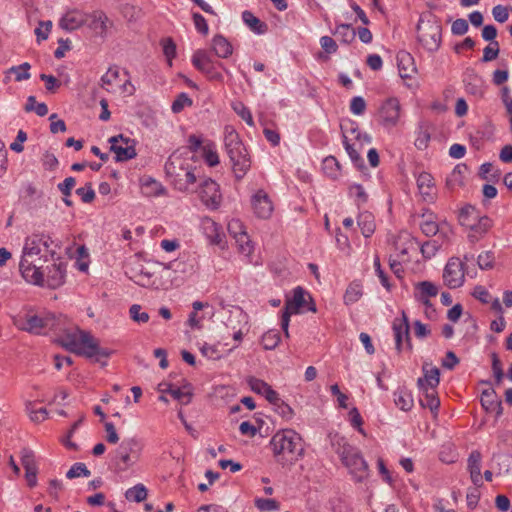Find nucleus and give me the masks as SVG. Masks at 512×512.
<instances>
[{
    "label": "nucleus",
    "mask_w": 512,
    "mask_h": 512,
    "mask_svg": "<svg viewBox=\"0 0 512 512\" xmlns=\"http://www.w3.org/2000/svg\"><path fill=\"white\" fill-rule=\"evenodd\" d=\"M53 243L47 234H32L25 239L22 257L19 263V270L22 277L29 283L43 285L44 272L42 263L47 261V255H55L51 249Z\"/></svg>",
    "instance_id": "1"
},
{
    "label": "nucleus",
    "mask_w": 512,
    "mask_h": 512,
    "mask_svg": "<svg viewBox=\"0 0 512 512\" xmlns=\"http://www.w3.org/2000/svg\"><path fill=\"white\" fill-rule=\"evenodd\" d=\"M58 341L67 350L87 358L95 357L96 361L110 356V351L99 347L89 333L77 328L65 331Z\"/></svg>",
    "instance_id": "2"
},
{
    "label": "nucleus",
    "mask_w": 512,
    "mask_h": 512,
    "mask_svg": "<svg viewBox=\"0 0 512 512\" xmlns=\"http://www.w3.org/2000/svg\"><path fill=\"white\" fill-rule=\"evenodd\" d=\"M273 455L278 463L297 461L304 455L303 440L293 429L277 431L270 440Z\"/></svg>",
    "instance_id": "3"
},
{
    "label": "nucleus",
    "mask_w": 512,
    "mask_h": 512,
    "mask_svg": "<svg viewBox=\"0 0 512 512\" xmlns=\"http://www.w3.org/2000/svg\"><path fill=\"white\" fill-rule=\"evenodd\" d=\"M331 445L355 481L362 482L368 477V464L358 448L337 434L331 437Z\"/></svg>",
    "instance_id": "4"
},
{
    "label": "nucleus",
    "mask_w": 512,
    "mask_h": 512,
    "mask_svg": "<svg viewBox=\"0 0 512 512\" xmlns=\"http://www.w3.org/2000/svg\"><path fill=\"white\" fill-rule=\"evenodd\" d=\"M224 145L232 163L235 177L240 180L246 175L251 166L246 148L240 141L238 133L234 130H226Z\"/></svg>",
    "instance_id": "5"
},
{
    "label": "nucleus",
    "mask_w": 512,
    "mask_h": 512,
    "mask_svg": "<svg viewBox=\"0 0 512 512\" xmlns=\"http://www.w3.org/2000/svg\"><path fill=\"white\" fill-rule=\"evenodd\" d=\"M224 145L232 163L235 177L240 180L246 175L251 166L246 148L240 141L238 133L234 130H226Z\"/></svg>",
    "instance_id": "6"
},
{
    "label": "nucleus",
    "mask_w": 512,
    "mask_h": 512,
    "mask_svg": "<svg viewBox=\"0 0 512 512\" xmlns=\"http://www.w3.org/2000/svg\"><path fill=\"white\" fill-rule=\"evenodd\" d=\"M417 39L429 52L439 49L442 41V26L437 17L431 13L420 16L417 24Z\"/></svg>",
    "instance_id": "7"
},
{
    "label": "nucleus",
    "mask_w": 512,
    "mask_h": 512,
    "mask_svg": "<svg viewBox=\"0 0 512 512\" xmlns=\"http://www.w3.org/2000/svg\"><path fill=\"white\" fill-rule=\"evenodd\" d=\"M165 171L172 178L175 187L182 192L197 181L195 168L179 155H171L165 164Z\"/></svg>",
    "instance_id": "8"
},
{
    "label": "nucleus",
    "mask_w": 512,
    "mask_h": 512,
    "mask_svg": "<svg viewBox=\"0 0 512 512\" xmlns=\"http://www.w3.org/2000/svg\"><path fill=\"white\" fill-rule=\"evenodd\" d=\"M306 296L310 298L305 290L298 286L293 290L292 297L286 299L284 310L281 315V328L284 331L286 337H289L288 328L290 317L292 314H297L305 308L307 304Z\"/></svg>",
    "instance_id": "9"
},
{
    "label": "nucleus",
    "mask_w": 512,
    "mask_h": 512,
    "mask_svg": "<svg viewBox=\"0 0 512 512\" xmlns=\"http://www.w3.org/2000/svg\"><path fill=\"white\" fill-rule=\"evenodd\" d=\"M142 445L136 438H128L122 441L115 450V463L119 470H126L134 464L133 458L137 459L140 455Z\"/></svg>",
    "instance_id": "10"
},
{
    "label": "nucleus",
    "mask_w": 512,
    "mask_h": 512,
    "mask_svg": "<svg viewBox=\"0 0 512 512\" xmlns=\"http://www.w3.org/2000/svg\"><path fill=\"white\" fill-rule=\"evenodd\" d=\"M380 123L386 128L395 127L401 117V104L398 98L390 97L384 100L378 110Z\"/></svg>",
    "instance_id": "11"
},
{
    "label": "nucleus",
    "mask_w": 512,
    "mask_h": 512,
    "mask_svg": "<svg viewBox=\"0 0 512 512\" xmlns=\"http://www.w3.org/2000/svg\"><path fill=\"white\" fill-rule=\"evenodd\" d=\"M59 319L53 313L31 315L26 319L23 329L33 334H42L47 330L57 331Z\"/></svg>",
    "instance_id": "12"
},
{
    "label": "nucleus",
    "mask_w": 512,
    "mask_h": 512,
    "mask_svg": "<svg viewBox=\"0 0 512 512\" xmlns=\"http://www.w3.org/2000/svg\"><path fill=\"white\" fill-rule=\"evenodd\" d=\"M110 150L115 153L117 162H124L136 157L134 140L124 137L122 134L109 138Z\"/></svg>",
    "instance_id": "13"
},
{
    "label": "nucleus",
    "mask_w": 512,
    "mask_h": 512,
    "mask_svg": "<svg viewBox=\"0 0 512 512\" xmlns=\"http://www.w3.org/2000/svg\"><path fill=\"white\" fill-rule=\"evenodd\" d=\"M464 264L459 258H450L443 271L444 283L450 288L455 289L463 285L464 275Z\"/></svg>",
    "instance_id": "14"
},
{
    "label": "nucleus",
    "mask_w": 512,
    "mask_h": 512,
    "mask_svg": "<svg viewBox=\"0 0 512 512\" xmlns=\"http://www.w3.org/2000/svg\"><path fill=\"white\" fill-rule=\"evenodd\" d=\"M198 195L206 207L217 209L220 206L222 197L219 185L211 178H207L201 183Z\"/></svg>",
    "instance_id": "15"
},
{
    "label": "nucleus",
    "mask_w": 512,
    "mask_h": 512,
    "mask_svg": "<svg viewBox=\"0 0 512 512\" xmlns=\"http://www.w3.org/2000/svg\"><path fill=\"white\" fill-rule=\"evenodd\" d=\"M193 65L209 79L222 81V74L216 69L215 63L205 50H197L192 56Z\"/></svg>",
    "instance_id": "16"
},
{
    "label": "nucleus",
    "mask_w": 512,
    "mask_h": 512,
    "mask_svg": "<svg viewBox=\"0 0 512 512\" xmlns=\"http://www.w3.org/2000/svg\"><path fill=\"white\" fill-rule=\"evenodd\" d=\"M393 333H394V339H395V347L398 353H400L403 348V340H405L406 343V349L411 350L412 344H411V338L409 333V322L408 318L406 317L405 313L403 312L401 319H395L393 322Z\"/></svg>",
    "instance_id": "17"
},
{
    "label": "nucleus",
    "mask_w": 512,
    "mask_h": 512,
    "mask_svg": "<svg viewBox=\"0 0 512 512\" xmlns=\"http://www.w3.org/2000/svg\"><path fill=\"white\" fill-rule=\"evenodd\" d=\"M228 230L234 236L239 252L250 256L253 252V245L248 234L243 231L242 223L239 220H232L228 224Z\"/></svg>",
    "instance_id": "18"
},
{
    "label": "nucleus",
    "mask_w": 512,
    "mask_h": 512,
    "mask_svg": "<svg viewBox=\"0 0 512 512\" xmlns=\"http://www.w3.org/2000/svg\"><path fill=\"white\" fill-rule=\"evenodd\" d=\"M254 214L261 219H268L274 210L273 203L264 190H258L251 198Z\"/></svg>",
    "instance_id": "19"
},
{
    "label": "nucleus",
    "mask_w": 512,
    "mask_h": 512,
    "mask_svg": "<svg viewBox=\"0 0 512 512\" xmlns=\"http://www.w3.org/2000/svg\"><path fill=\"white\" fill-rule=\"evenodd\" d=\"M66 269L63 263H54L47 267L46 274L44 273V282L42 286H47L51 289H56L65 282Z\"/></svg>",
    "instance_id": "20"
},
{
    "label": "nucleus",
    "mask_w": 512,
    "mask_h": 512,
    "mask_svg": "<svg viewBox=\"0 0 512 512\" xmlns=\"http://www.w3.org/2000/svg\"><path fill=\"white\" fill-rule=\"evenodd\" d=\"M475 221H471L470 225L466 227L469 228L468 238L474 243L480 240L492 227L493 222L488 216H479L475 215Z\"/></svg>",
    "instance_id": "21"
},
{
    "label": "nucleus",
    "mask_w": 512,
    "mask_h": 512,
    "mask_svg": "<svg viewBox=\"0 0 512 512\" xmlns=\"http://www.w3.org/2000/svg\"><path fill=\"white\" fill-rule=\"evenodd\" d=\"M201 228L203 233L211 244L220 245L224 238L222 227L209 217L201 220Z\"/></svg>",
    "instance_id": "22"
},
{
    "label": "nucleus",
    "mask_w": 512,
    "mask_h": 512,
    "mask_svg": "<svg viewBox=\"0 0 512 512\" xmlns=\"http://www.w3.org/2000/svg\"><path fill=\"white\" fill-rule=\"evenodd\" d=\"M423 377L417 380L419 389L436 388L440 382V370L430 363L425 362L422 366Z\"/></svg>",
    "instance_id": "23"
},
{
    "label": "nucleus",
    "mask_w": 512,
    "mask_h": 512,
    "mask_svg": "<svg viewBox=\"0 0 512 512\" xmlns=\"http://www.w3.org/2000/svg\"><path fill=\"white\" fill-rule=\"evenodd\" d=\"M417 187L425 201H431L434 198V178L428 172H421L417 177Z\"/></svg>",
    "instance_id": "24"
},
{
    "label": "nucleus",
    "mask_w": 512,
    "mask_h": 512,
    "mask_svg": "<svg viewBox=\"0 0 512 512\" xmlns=\"http://www.w3.org/2000/svg\"><path fill=\"white\" fill-rule=\"evenodd\" d=\"M87 18L85 14L78 10L68 11L60 20V27L67 30L73 31L80 28L85 22Z\"/></svg>",
    "instance_id": "25"
},
{
    "label": "nucleus",
    "mask_w": 512,
    "mask_h": 512,
    "mask_svg": "<svg viewBox=\"0 0 512 512\" xmlns=\"http://www.w3.org/2000/svg\"><path fill=\"white\" fill-rule=\"evenodd\" d=\"M397 63L399 75L401 78H411L412 75L416 72L414 59L408 52L400 51L397 54Z\"/></svg>",
    "instance_id": "26"
},
{
    "label": "nucleus",
    "mask_w": 512,
    "mask_h": 512,
    "mask_svg": "<svg viewBox=\"0 0 512 512\" xmlns=\"http://www.w3.org/2000/svg\"><path fill=\"white\" fill-rule=\"evenodd\" d=\"M415 299L422 303V305H428V299L435 297L438 294V288L435 284L430 281H422L415 285Z\"/></svg>",
    "instance_id": "27"
},
{
    "label": "nucleus",
    "mask_w": 512,
    "mask_h": 512,
    "mask_svg": "<svg viewBox=\"0 0 512 512\" xmlns=\"http://www.w3.org/2000/svg\"><path fill=\"white\" fill-rule=\"evenodd\" d=\"M481 405L488 412L496 410L498 414L502 412L501 401L497 400L496 392L493 389H486L482 392Z\"/></svg>",
    "instance_id": "28"
},
{
    "label": "nucleus",
    "mask_w": 512,
    "mask_h": 512,
    "mask_svg": "<svg viewBox=\"0 0 512 512\" xmlns=\"http://www.w3.org/2000/svg\"><path fill=\"white\" fill-rule=\"evenodd\" d=\"M242 20L256 34H265L268 30L267 24L257 18L251 11H244L242 13Z\"/></svg>",
    "instance_id": "29"
},
{
    "label": "nucleus",
    "mask_w": 512,
    "mask_h": 512,
    "mask_svg": "<svg viewBox=\"0 0 512 512\" xmlns=\"http://www.w3.org/2000/svg\"><path fill=\"white\" fill-rule=\"evenodd\" d=\"M212 48L215 54L220 58H228L233 52L232 45L222 35H216L213 37Z\"/></svg>",
    "instance_id": "30"
},
{
    "label": "nucleus",
    "mask_w": 512,
    "mask_h": 512,
    "mask_svg": "<svg viewBox=\"0 0 512 512\" xmlns=\"http://www.w3.org/2000/svg\"><path fill=\"white\" fill-rule=\"evenodd\" d=\"M420 391H422L424 395V398L420 399V404L425 408H429L431 412H436L440 406L436 388L427 387L420 389Z\"/></svg>",
    "instance_id": "31"
},
{
    "label": "nucleus",
    "mask_w": 512,
    "mask_h": 512,
    "mask_svg": "<svg viewBox=\"0 0 512 512\" xmlns=\"http://www.w3.org/2000/svg\"><path fill=\"white\" fill-rule=\"evenodd\" d=\"M168 393L183 405H187L192 399V389L190 384L184 385L182 388L169 385Z\"/></svg>",
    "instance_id": "32"
},
{
    "label": "nucleus",
    "mask_w": 512,
    "mask_h": 512,
    "mask_svg": "<svg viewBox=\"0 0 512 512\" xmlns=\"http://www.w3.org/2000/svg\"><path fill=\"white\" fill-rule=\"evenodd\" d=\"M333 35L343 44H350L355 40L356 31L350 24L341 23L336 25Z\"/></svg>",
    "instance_id": "33"
},
{
    "label": "nucleus",
    "mask_w": 512,
    "mask_h": 512,
    "mask_svg": "<svg viewBox=\"0 0 512 512\" xmlns=\"http://www.w3.org/2000/svg\"><path fill=\"white\" fill-rule=\"evenodd\" d=\"M394 402L403 411L411 410L414 403L412 394L404 388L394 392Z\"/></svg>",
    "instance_id": "34"
},
{
    "label": "nucleus",
    "mask_w": 512,
    "mask_h": 512,
    "mask_svg": "<svg viewBox=\"0 0 512 512\" xmlns=\"http://www.w3.org/2000/svg\"><path fill=\"white\" fill-rule=\"evenodd\" d=\"M358 226L364 237H370L375 231L374 216L369 212L360 213L358 216Z\"/></svg>",
    "instance_id": "35"
},
{
    "label": "nucleus",
    "mask_w": 512,
    "mask_h": 512,
    "mask_svg": "<svg viewBox=\"0 0 512 512\" xmlns=\"http://www.w3.org/2000/svg\"><path fill=\"white\" fill-rule=\"evenodd\" d=\"M90 27L99 35L103 36L107 31V16L101 11H95L90 15Z\"/></svg>",
    "instance_id": "36"
},
{
    "label": "nucleus",
    "mask_w": 512,
    "mask_h": 512,
    "mask_svg": "<svg viewBox=\"0 0 512 512\" xmlns=\"http://www.w3.org/2000/svg\"><path fill=\"white\" fill-rule=\"evenodd\" d=\"M154 273H151L149 271L140 270L139 272L135 273L134 276L131 277V279L138 285L142 287H153L158 289L159 285L157 284L156 280L153 279Z\"/></svg>",
    "instance_id": "37"
},
{
    "label": "nucleus",
    "mask_w": 512,
    "mask_h": 512,
    "mask_svg": "<svg viewBox=\"0 0 512 512\" xmlns=\"http://www.w3.org/2000/svg\"><path fill=\"white\" fill-rule=\"evenodd\" d=\"M322 169L332 179H337L340 176V164L333 156H328L323 160Z\"/></svg>",
    "instance_id": "38"
},
{
    "label": "nucleus",
    "mask_w": 512,
    "mask_h": 512,
    "mask_svg": "<svg viewBox=\"0 0 512 512\" xmlns=\"http://www.w3.org/2000/svg\"><path fill=\"white\" fill-rule=\"evenodd\" d=\"M148 492L146 487L143 484H136L135 486L129 488L125 497L129 501L142 502L147 498Z\"/></svg>",
    "instance_id": "39"
},
{
    "label": "nucleus",
    "mask_w": 512,
    "mask_h": 512,
    "mask_svg": "<svg viewBox=\"0 0 512 512\" xmlns=\"http://www.w3.org/2000/svg\"><path fill=\"white\" fill-rule=\"evenodd\" d=\"M143 193L146 196L154 197L165 193V189L161 183L154 179H148L142 183Z\"/></svg>",
    "instance_id": "40"
},
{
    "label": "nucleus",
    "mask_w": 512,
    "mask_h": 512,
    "mask_svg": "<svg viewBox=\"0 0 512 512\" xmlns=\"http://www.w3.org/2000/svg\"><path fill=\"white\" fill-rule=\"evenodd\" d=\"M21 464L25 471L38 470L35 454L29 448H23L20 452Z\"/></svg>",
    "instance_id": "41"
},
{
    "label": "nucleus",
    "mask_w": 512,
    "mask_h": 512,
    "mask_svg": "<svg viewBox=\"0 0 512 512\" xmlns=\"http://www.w3.org/2000/svg\"><path fill=\"white\" fill-rule=\"evenodd\" d=\"M202 156L210 167H214L219 164V157L213 143L203 145Z\"/></svg>",
    "instance_id": "42"
},
{
    "label": "nucleus",
    "mask_w": 512,
    "mask_h": 512,
    "mask_svg": "<svg viewBox=\"0 0 512 512\" xmlns=\"http://www.w3.org/2000/svg\"><path fill=\"white\" fill-rule=\"evenodd\" d=\"M280 342V334L277 330L267 331L261 338V343L265 350H273Z\"/></svg>",
    "instance_id": "43"
},
{
    "label": "nucleus",
    "mask_w": 512,
    "mask_h": 512,
    "mask_svg": "<svg viewBox=\"0 0 512 512\" xmlns=\"http://www.w3.org/2000/svg\"><path fill=\"white\" fill-rule=\"evenodd\" d=\"M31 66L29 63L25 62L18 66H13L9 69V73L15 76V80L17 82L28 80L31 76L29 70Z\"/></svg>",
    "instance_id": "44"
},
{
    "label": "nucleus",
    "mask_w": 512,
    "mask_h": 512,
    "mask_svg": "<svg viewBox=\"0 0 512 512\" xmlns=\"http://www.w3.org/2000/svg\"><path fill=\"white\" fill-rule=\"evenodd\" d=\"M247 383L254 393L262 396H264L268 389L271 388V386L267 382L256 377H249L247 379Z\"/></svg>",
    "instance_id": "45"
},
{
    "label": "nucleus",
    "mask_w": 512,
    "mask_h": 512,
    "mask_svg": "<svg viewBox=\"0 0 512 512\" xmlns=\"http://www.w3.org/2000/svg\"><path fill=\"white\" fill-rule=\"evenodd\" d=\"M118 78V67H110L108 71L101 77V86L107 91H110V87L116 82Z\"/></svg>",
    "instance_id": "46"
},
{
    "label": "nucleus",
    "mask_w": 512,
    "mask_h": 512,
    "mask_svg": "<svg viewBox=\"0 0 512 512\" xmlns=\"http://www.w3.org/2000/svg\"><path fill=\"white\" fill-rule=\"evenodd\" d=\"M475 215H478L474 206L467 205L460 210L459 222L462 226L470 225V222L475 221Z\"/></svg>",
    "instance_id": "47"
},
{
    "label": "nucleus",
    "mask_w": 512,
    "mask_h": 512,
    "mask_svg": "<svg viewBox=\"0 0 512 512\" xmlns=\"http://www.w3.org/2000/svg\"><path fill=\"white\" fill-rule=\"evenodd\" d=\"M163 54L168 60L169 65H172V59L176 57V44L172 38L167 37L161 40Z\"/></svg>",
    "instance_id": "48"
},
{
    "label": "nucleus",
    "mask_w": 512,
    "mask_h": 512,
    "mask_svg": "<svg viewBox=\"0 0 512 512\" xmlns=\"http://www.w3.org/2000/svg\"><path fill=\"white\" fill-rule=\"evenodd\" d=\"M130 317L137 323H147L149 321V314L142 311V307L138 304H133L129 309Z\"/></svg>",
    "instance_id": "49"
},
{
    "label": "nucleus",
    "mask_w": 512,
    "mask_h": 512,
    "mask_svg": "<svg viewBox=\"0 0 512 512\" xmlns=\"http://www.w3.org/2000/svg\"><path fill=\"white\" fill-rule=\"evenodd\" d=\"M192 103V99L186 93H180L172 103L171 109L174 113H179Z\"/></svg>",
    "instance_id": "50"
},
{
    "label": "nucleus",
    "mask_w": 512,
    "mask_h": 512,
    "mask_svg": "<svg viewBox=\"0 0 512 512\" xmlns=\"http://www.w3.org/2000/svg\"><path fill=\"white\" fill-rule=\"evenodd\" d=\"M90 474L91 472L87 469L84 463H75L66 473V477L68 479H73L80 476L88 477Z\"/></svg>",
    "instance_id": "51"
},
{
    "label": "nucleus",
    "mask_w": 512,
    "mask_h": 512,
    "mask_svg": "<svg viewBox=\"0 0 512 512\" xmlns=\"http://www.w3.org/2000/svg\"><path fill=\"white\" fill-rule=\"evenodd\" d=\"M361 295L362 291L360 286L358 284H351L345 292L344 301L346 304L354 303L360 299Z\"/></svg>",
    "instance_id": "52"
},
{
    "label": "nucleus",
    "mask_w": 512,
    "mask_h": 512,
    "mask_svg": "<svg viewBox=\"0 0 512 512\" xmlns=\"http://www.w3.org/2000/svg\"><path fill=\"white\" fill-rule=\"evenodd\" d=\"M494 261V254L490 251L481 253L477 258L478 266L482 270L492 269L494 266Z\"/></svg>",
    "instance_id": "53"
},
{
    "label": "nucleus",
    "mask_w": 512,
    "mask_h": 512,
    "mask_svg": "<svg viewBox=\"0 0 512 512\" xmlns=\"http://www.w3.org/2000/svg\"><path fill=\"white\" fill-rule=\"evenodd\" d=\"M233 109L249 126L254 125L253 117L249 108H247L242 102L235 103L233 105Z\"/></svg>",
    "instance_id": "54"
},
{
    "label": "nucleus",
    "mask_w": 512,
    "mask_h": 512,
    "mask_svg": "<svg viewBox=\"0 0 512 512\" xmlns=\"http://www.w3.org/2000/svg\"><path fill=\"white\" fill-rule=\"evenodd\" d=\"M76 194L80 196L84 203H91L95 198V192L91 183H86L84 187L76 189Z\"/></svg>",
    "instance_id": "55"
},
{
    "label": "nucleus",
    "mask_w": 512,
    "mask_h": 512,
    "mask_svg": "<svg viewBox=\"0 0 512 512\" xmlns=\"http://www.w3.org/2000/svg\"><path fill=\"white\" fill-rule=\"evenodd\" d=\"M349 194L355 199L358 205L365 203L368 198L364 188L360 184L351 185L349 188Z\"/></svg>",
    "instance_id": "56"
},
{
    "label": "nucleus",
    "mask_w": 512,
    "mask_h": 512,
    "mask_svg": "<svg viewBox=\"0 0 512 512\" xmlns=\"http://www.w3.org/2000/svg\"><path fill=\"white\" fill-rule=\"evenodd\" d=\"M499 43L497 41L491 42L489 46L483 50V62H490L498 57Z\"/></svg>",
    "instance_id": "57"
},
{
    "label": "nucleus",
    "mask_w": 512,
    "mask_h": 512,
    "mask_svg": "<svg viewBox=\"0 0 512 512\" xmlns=\"http://www.w3.org/2000/svg\"><path fill=\"white\" fill-rule=\"evenodd\" d=\"M27 411L33 422H42L48 417V412L45 408L34 409L32 403L27 405Z\"/></svg>",
    "instance_id": "58"
},
{
    "label": "nucleus",
    "mask_w": 512,
    "mask_h": 512,
    "mask_svg": "<svg viewBox=\"0 0 512 512\" xmlns=\"http://www.w3.org/2000/svg\"><path fill=\"white\" fill-rule=\"evenodd\" d=\"M343 144H344L345 150L348 153L349 157L351 158L352 162L356 165H362L363 164L362 157L357 152V150L354 148V146L348 142L346 135H343Z\"/></svg>",
    "instance_id": "59"
},
{
    "label": "nucleus",
    "mask_w": 512,
    "mask_h": 512,
    "mask_svg": "<svg viewBox=\"0 0 512 512\" xmlns=\"http://www.w3.org/2000/svg\"><path fill=\"white\" fill-rule=\"evenodd\" d=\"M366 110V102L363 97L355 96L350 102V111L354 115H362Z\"/></svg>",
    "instance_id": "60"
},
{
    "label": "nucleus",
    "mask_w": 512,
    "mask_h": 512,
    "mask_svg": "<svg viewBox=\"0 0 512 512\" xmlns=\"http://www.w3.org/2000/svg\"><path fill=\"white\" fill-rule=\"evenodd\" d=\"M192 17L197 31L203 35H207L209 32V27L206 19L200 13L197 12L193 13Z\"/></svg>",
    "instance_id": "61"
},
{
    "label": "nucleus",
    "mask_w": 512,
    "mask_h": 512,
    "mask_svg": "<svg viewBox=\"0 0 512 512\" xmlns=\"http://www.w3.org/2000/svg\"><path fill=\"white\" fill-rule=\"evenodd\" d=\"M469 472L481 471V454L478 451H472L468 458Z\"/></svg>",
    "instance_id": "62"
},
{
    "label": "nucleus",
    "mask_w": 512,
    "mask_h": 512,
    "mask_svg": "<svg viewBox=\"0 0 512 512\" xmlns=\"http://www.w3.org/2000/svg\"><path fill=\"white\" fill-rule=\"evenodd\" d=\"M320 45L322 49L328 54L336 53L338 49L336 41L330 36L321 37Z\"/></svg>",
    "instance_id": "63"
},
{
    "label": "nucleus",
    "mask_w": 512,
    "mask_h": 512,
    "mask_svg": "<svg viewBox=\"0 0 512 512\" xmlns=\"http://www.w3.org/2000/svg\"><path fill=\"white\" fill-rule=\"evenodd\" d=\"M420 228L422 232L428 237L436 235L437 232L439 231L438 224L435 221L429 219L424 220L420 224Z\"/></svg>",
    "instance_id": "64"
}]
</instances>
